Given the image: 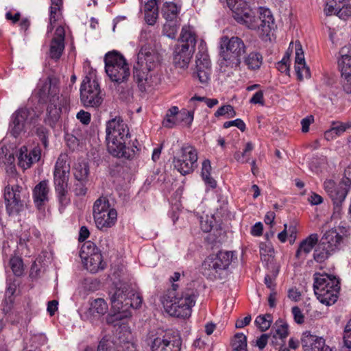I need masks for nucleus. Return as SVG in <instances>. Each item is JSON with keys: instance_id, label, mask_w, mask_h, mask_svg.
Listing matches in <instances>:
<instances>
[{"instance_id": "nucleus-46", "label": "nucleus", "mask_w": 351, "mask_h": 351, "mask_svg": "<svg viewBox=\"0 0 351 351\" xmlns=\"http://www.w3.org/2000/svg\"><path fill=\"white\" fill-rule=\"evenodd\" d=\"M232 347L236 351L245 350L247 347L246 336L243 333H237L232 341Z\"/></svg>"}, {"instance_id": "nucleus-32", "label": "nucleus", "mask_w": 351, "mask_h": 351, "mask_svg": "<svg viewBox=\"0 0 351 351\" xmlns=\"http://www.w3.org/2000/svg\"><path fill=\"white\" fill-rule=\"evenodd\" d=\"M66 156L60 155L56 162L53 178L69 180L70 167L66 162Z\"/></svg>"}, {"instance_id": "nucleus-56", "label": "nucleus", "mask_w": 351, "mask_h": 351, "mask_svg": "<svg viewBox=\"0 0 351 351\" xmlns=\"http://www.w3.org/2000/svg\"><path fill=\"white\" fill-rule=\"evenodd\" d=\"M231 126H235L242 132H244L246 128L245 123L241 119H237L233 121H226L223 123L224 128H228Z\"/></svg>"}, {"instance_id": "nucleus-20", "label": "nucleus", "mask_w": 351, "mask_h": 351, "mask_svg": "<svg viewBox=\"0 0 351 351\" xmlns=\"http://www.w3.org/2000/svg\"><path fill=\"white\" fill-rule=\"evenodd\" d=\"M301 343L304 351H332L322 337L313 335L309 331L302 333Z\"/></svg>"}, {"instance_id": "nucleus-4", "label": "nucleus", "mask_w": 351, "mask_h": 351, "mask_svg": "<svg viewBox=\"0 0 351 351\" xmlns=\"http://www.w3.org/2000/svg\"><path fill=\"white\" fill-rule=\"evenodd\" d=\"M178 285L173 284L162 298V303L166 311L177 317L186 318L191 315L192 307L195 304L196 294L194 289L186 288L178 291Z\"/></svg>"}, {"instance_id": "nucleus-50", "label": "nucleus", "mask_w": 351, "mask_h": 351, "mask_svg": "<svg viewBox=\"0 0 351 351\" xmlns=\"http://www.w3.org/2000/svg\"><path fill=\"white\" fill-rule=\"evenodd\" d=\"M271 274H267L265 277L264 282L266 285L267 287L271 289V291H274L276 287V284L274 282L275 279L278 274V267L277 266H271Z\"/></svg>"}, {"instance_id": "nucleus-2", "label": "nucleus", "mask_w": 351, "mask_h": 351, "mask_svg": "<svg viewBox=\"0 0 351 351\" xmlns=\"http://www.w3.org/2000/svg\"><path fill=\"white\" fill-rule=\"evenodd\" d=\"M58 80L54 77H48L42 82L38 90L40 102H46V114L44 123L54 128L59 121L61 114L68 111L69 99L60 95Z\"/></svg>"}, {"instance_id": "nucleus-55", "label": "nucleus", "mask_w": 351, "mask_h": 351, "mask_svg": "<svg viewBox=\"0 0 351 351\" xmlns=\"http://www.w3.org/2000/svg\"><path fill=\"white\" fill-rule=\"evenodd\" d=\"M179 123H184L185 124L190 125L193 120V112L186 110L185 109L179 111Z\"/></svg>"}, {"instance_id": "nucleus-16", "label": "nucleus", "mask_w": 351, "mask_h": 351, "mask_svg": "<svg viewBox=\"0 0 351 351\" xmlns=\"http://www.w3.org/2000/svg\"><path fill=\"white\" fill-rule=\"evenodd\" d=\"M22 187L19 184L8 185L4 189V199L9 215H17L23 208Z\"/></svg>"}, {"instance_id": "nucleus-27", "label": "nucleus", "mask_w": 351, "mask_h": 351, "mask_svg": "<svg viewBox=\"0 0 351 351\" xmlns=\"http://www.w3.org/2000/svg\"><path fill=\"white\" fill-rule=\"evenodd\" d=\"M49 191L48 180H43L35 186L33 190V198L38 209H41L45 202L49 200Z\"/></svg>"}, {"instance_id": "nucleus-33", "label": "nucleus", "mask_w": 351, "mask_h": 351, "mask_svg": "<svg viewBox=\"0 0 351 351\" xmlns=\"http://www.w3.org/2000/svg\"><path fill=\"white\" fill-rule=\"evenodd\" d=\"M68 180L53 178L56 193L62 206L66 205L69 202V199L66 197L68 193Z\"/></svg>"}, {"instance_id": "nucleus-19", "label": "nucleus", "mask_w": 351, "mask_h": 351, "mask_svg": "<svg viewBox=\"0 0 351 351\" xmlns=\"http://www.w3.org/2000/svg\"><path fill=\"white\" fill-rule=\"evenodd\" d=\"M41 156L40 148L34 147L31 150H28L26 146H22L17 152V165L23 170H26L32 167V165L38 162Z\"/></svg>"}, {"instance_id": "nucleus-59", "label": "nucleus", "mask_w": 351, "mask_h": 351, "mask_svg": "<svg viewBox=\"0 0 351 351\" xmlns=\"http://www.w3.org/2000/svg\"><path fill=\"white\" fill-rule=\"evenodd\" d=\"M292 313L294 317V320L298 324H302L304 321V317L298 306H293L292 308Z\"/></svg>"}, {"instance_id": "nucleus-9", "label": "nucleus", "mask_w": 351, "mask_h": 351, "mask_svg": "<svg viewBox=\"0 0 351 351\" xmlns=\"http://www.w3.org/2000/svg\"><path fill=\"white\" fill-rule=\"evenodd\" d=\"M180 40L182 44L175 48L173 61L176 66L184 69L188 66L194 52L196 35L190 27H184Z\"/></svg>"}, {"instance_id": "nucleus-58", "label": "nucleus", "mask_w": 351, "mask_h": 351, "mask_svg": "<svg viewBox=\"0 0 351 351\" xmlns=\"http://www.w3.org/2000/svg\"><path fill=\"white\" fill-rule=\"evenodd\" d=\"M344 185L351 189V163L344 170V177L341 180Z\"/></svg>"}, {"instance_id": "nucleus-36", "label": "nucleus", "mask_w": 351, "mask_h": 351, "mask_svg": "<svg viewBox=\"0 0 351 351\" xmlns=\"http://www.w3.org/2000/svg\"><path fill=\"white\" fill-rule=\"evenodd\" d=\"M32 129L28 132V136L36 135L41 141L43 145L46 148L49 144V131L43 125L38 123L32 124Z\"/></svg>"}, {"instance_id": "nucleus-54", "label": "nucleus", "mask_w": 351, "mask_h": 351, "mask_svg": "<svg viewBox=\"0 0 351 351\" xmlns=\"http://www.w3.org/2000/svg\"><path fill=\"white\" fill-rule=\"evenodd\" d=\"M88 180H76L73 185V192L76 196H84L87 193L86 184Z\"/></svg>"}, {"instance_id": "nucleus-21", "label": "nucleus", "mask_w": 351, "mask_h": 351, "mask_svg": "<svg viewBox=\"0 0 351 351\" xmlns=\"http://www.w3.org/2000/svg\"><path fill=\"white\" fill-rule=\"evenodd\" d=\"M142 298L138 295L136 294L131 290L128 300H126L125 303V308L123 310V314L115 313L107 317L106 322L108 324H113L115 321H119L123 319L129 317L131 316V308H138L142 304Z\"/></svg>"}, {"instance_id": "nucleus-6", "label": "nucleus", "mask_w": 351, "mask_h": 351, "mask_svg": "<svg viewBox=\"0 0 351 351\" xmlns=\"http://www.w3.org/2000/svg\"><path fill=\"white\" fill-rule=\"evenodd\" d=\"M232 259V252L220 251L217 254L210 255L202 264V273L210 280L225 279Z\"/></svg>"}, {"instance_id": "nucleus-49", "label": "nucleus", "mask_w": 351, "mask_h": 351, "mask_svg": "<svg viewBox=\"0 0 351 351\" xmlns=\"http://www.w3.org/2000/svg\"><path fill=\"white\" fill-rule=\"evenodd\" d=\"M271 322V315L270 314L258 315L255 319V324L263 332L269 328Z\"/></svg>"}, {"instance_id": "nucleus-3", "label": "nucleus", "mask_w": 351, "mask_h": 351, "mask_svg": "<svg viewBox=\"0 0 351 351\" xmlns=\"http://www.w3.org/2000/svg\"><path fill=\"white\" fill-rule=\"evenodd\" d=\"M130 137L127 124L121 117H115L108 121L106 125V141L109 153L117 158L133 159L138 148L126 146L127 141Z\"/></svg>"}, {"instance_id": "nucleus-52", "label": "nucleus", "mask_w": 351, "mask_h": 351, "mask_svg": "<svg viewBox=\"0 0 351 351\" xmlns=\"http://www.w3.org/2000/svg\"><path fill=\"white\" fill-rule=\"evenodd\" d=\"M343 343L344 347L342 351H351V319L345 327Z\"/></svg>"}, {"instance_id": "nucleus-57", "label": "nucleus", "mask_w": 351, "mask_h": 351, "mask_svg": "<svg viewBox=\"0 0 351 351\" xmlns=\"http://www.w3.org/2000/svg\"><path fill=\"white\" fill-rule=\"evenodd\" d=\"M158 16V10L145 12V20L150 25H153Z\"/></svg>"}, {"instance_id": "nucleus-30", "label": "nucleus", "mask_w": 351, "mask_h": 351, "mask_svg": "<svg viewBox=\"0 0 351 351\" xmlns=\"http://www.w3.org/2000/svg\"><path fill=\"white\" fill-rule=\"evenodd\" d=\"M351 128V122L333 121L330 128L324 133V138L327 141H332L342 135L348 129Z\"/></svg>"}, {"instance_id": "nucleus-11", "label": "nucleus", "mask_w": 351, "mask_h": 351, "mask_svg": "<svg viewBox=\"0 0 351 351\" xmlns=\"http://www.w3.org/2000/svg\"><path fill=\"white\" fill-rule=\"evenodd\" d=\"M93 217L97 227L103 230L113 226L117 218V210L110 208L106 197H101L93 205Z\"/></svg>"}, {"instance_id": "nucleus-10", "label": "nucleus", "mask_w": 351, "mask_h": 351, "mask_svg": "<svg viewBox=\"0 0 351 351\" xmlns=\"http://www.w3.org/2000/svg\"><path fill=\"white\" fill-rule=\"evenodd\" d=\"M104 62L106 73L112 82L121 84L128 80L130 74L129 66L121 53L110 51L106 54Z\"/></svg>"}, {"instance_id": "nucleus-18", "label": "nucleus", "mask_w": 351, "mask_h": 351, "mask_svg": "<svg viewBox=\"0 0 351 351\" xmlns=\"http://www.w3.org/2000/svg\"><path fill=\"white\" fill-rule=\"evenodd\" d=\"M130 291V287L125 283H119V286L117 285L110 291L109 295L114 314H123L125 303L128 300Z\"/></svg>"}, {"instance_id": "nucleus-28", "label": "nucleus", "mask_w": 351, "mask_h": 351, "mask_svg": "<svg viewBox=\"0 0 351 351\" xmlns=\"http://www.w3.org/2000/svg\"><path fill=\"white\" fill-rule=\"evenodd\" d=\"M343 239V236L337 229L332 228L324 234L320 241L334 252H336L340 249Z\"/></svg>"}, {"instance_id": "nucleus-44", "label": "nucleus", "mask_w": 351, "mask_h": 351, "mask_svg": "<svg viewBox=\"0 0 351 351\" xmlns=\"http://www.w3.org/2000/svg\"><path fill=\"white\" fill-rule=\"evenodd\" d=\"M50 7V25L52 26L59 19L60 10L62 7V0H51Z\"/></svg>"}, {"instance_id": "nucleus-47", "label": "nucleus", "mask_w": 351, "mask_h": 351, "mask_svg": "<svg viewBox=\"0 0 351 351\" xmlns=\"http://www.w3.org/2000/svg\"><path fill=\"white\" fill-rule=\"evenodd\" d=\"M178 30V25L175 21H167L163 26V34L167 37L173 39Z\"/></svg>"}, {"instance_id": "nucleus-38", "label": "nucleus", "mask_w": 351, "mask_h": 351, "mask_svg": "<svg viewBox=\"0 0 351 351\" xmlns=\"http://www.w3.org/2000/svg\"><path fill=\"white\" fill-rule=\"evenodd\" d=\"M319 241L313 252L314 260L317 263H323L335 252L329 247Z\"/></svg>"}, {"instance_id": "nucleus-53", "label": "nucleus", "mask_w": 351, "mask_h": 351, "mask_svg": "<svg viewBox=\"0 0 351 351\" xmlns=\"http://www.w3.org/2000/svg\"><path fill=\"white\" fill-rule=\"evenodd\" d=\"M227 4L232 11V15L247 6L245 0H226Z\"/></svg>"}, {"instance_id": "nucleus-41", "label": "nucleus", "mask_w": 351, "mask_h": 351, "mask_svg": "<svg viewBox=\"0 0 351 351\" xmlns=\"http://www.w3.org/2000/svg\"><path fill=\"white\" fill-rule=\"evenodd\" d=\"M110 342L103 338L99 343L97 351H121L119 348H114L111 346ZM123 351H136L133 343L126 342L124 343Z\"/></svg>"}, {"instance_id": "nucleus-37", "label": "nucleus", "mask_w": 351, "mask_h": 351, "mask_svg": "<svg viewBox=\"0 0 351 351\" xmlns=\"http://www.w3.org/2000/svg\"><path fill=\"white\" fill-rule=\"evenodd\" d=\"M262 63L263 56L258 52L252 51L243 57V64L250 71L258 70Z\"/></svg>"}, {"instance_id": "nucleus-7", "label": "nucleus", "mask_w": 351, "mask_h": 351, "mask_svg": "<svg viewBox=\"0 0 351 351\" xmlns=\"http://www.w3.org/2000/svg\"><path fill=\"white\" fill-rule=\"evenodd\" d=\"M220 47L221 64L232 69L240 66L241 57L246 52V46L241 38L237 36L230 38L223 36L220 40Z\"/></svg>"}, {"instance_id": "nucleus-25", "label": "nucleus", "mask_w": 351, "mask_h": 351, "mask_svg": "<svg viewBox=\"0 0 351 351\" xmlns=\"http://www.w3.org/2000/svg\"><path fill=\"white\" fill-rule=\"evenodd\" d=\"M256 24L257 25L256 29L267 36L274 27V19L271 11L267 8H260Z\"/></svg>"}, {"instance_id": "nucleus-1", "label": "nucleus", "mask_w": 351, "mask_h": 351, "mask_svg": "<svg viewBox=\"0 0 351 351\" xmlns=\"http://www.w3.org/2000/svg\"><path fill=\"white\" fill-rule=\"evenodd\" d=\"M154 37L150 32L142 31L140 40L144 43L137 54V62L134 66V78L141 92L155 84L156 76L154 70L160 64L161 57L152 47Z\"/></svg>"}, {"instance_id": "nucleus-8", "label": "nucleus", "mask_w": 351, "mask_h": 351, "mask_svg": "<svg viewBox=\"0 0 351 351\" xmlns=\"http://www.w3.org/2000/svg\"><path fill=\"white\" fill-rule=\"evenodd\" d=\"M40 114L32 108H19L10 117L8 133L15 138L21 137L27 132V126L37 123Z\"/></svg>"}, {"instance_id": "nucleus-29", "label": "nucleus", "mask_w": 351, "mask_h": 351, "mask_svg": "<svg viewBox=\"0 0 351 351\" xmlns=\"http://www.w3.org/2000/svg\"><path fill=\"white\" fill-rule=\"evenodd\" d=\"M232 16L238 23L243 24L250 29H256V21L257 16L254 15V12L248 6L233 14Z\"/></svg>"}, {"instance_id": "nucleus-26", "label": "nucleus", "mask_w": 351, "mask_h": 351, "mask_svg": "<svg viewBox=\"0 0 351 351\" xmlns=\"http://www.w3.org/2000/svg\"><path fill=\"white\" fill-rule=\"evenodd\" d=\"M319 236L317 234H311L306 239H303L299 244L295 252L297 259H305L307 255L312 251L314 247L317 244Z\"/></svg>"}, {"instance_id": "nucleus-51", "label": "nucleus", "mask_w": 351, "mask_h": 351, "mask_svg": "<svg viewBox=\"0 0 351 351\" xmlns=\"http://www.w3.org/2000/svg\"><path fill=\"white\" fill-rule=\"evenodd\" d=\"M215 116L218 117L220 116H226L227 119L232 118L236 116V112L231 105H224L219 108L215 112Z\"/></svg>"}, {"instance_id": "nucleus-61", "label": "nucleus", "mask_w": 351, "mask_h": 351, "mask_svg": "<svg viewBox=\"0 0 351 351\" xmlns=\"http://www.w3.org/2000/svg\"><path fill=\"white\" fill-rule=\"evenodd\" d=\"M77 118L85 125H87L90 121V114L88 112H85L84 110H80L77 114Z\"/></svg>"}, {"instance_id": "nucleus-31", "label": "nucleus", "mask_w": 351, "mask_h": 351, "mask_svg": "<svg viewBox=\"0 0 351 351\" xmlns=\"http://www.w3.org/2000/svg\"><path fill=\"white\" fill-rule=\"evenodd\" d=\"M87 313L93 317H101L108 310V306L103 298H96L89 302Z\"/></svg>"}, {"instance_id": "nucleus-13", "label": "nucleus", "mask_w": 351, "mask_h": 351, "mask_svg": "<svg viewBox=\"0 0 351 351\" xmlns=\"http://www.w3.org/2000/svg\"><path fill=\"white\" fill-rule=\"evenodd\" d=\"M80 100L85 107L97 108L101 104L103 97L95 76H86L84 78L80 87Z\"/></svg>"}, {"instance_id": "nucleus-23", "label": "nucleus", "mask_w": 351, "mask_h": 351, "mask_svg": "<svg viewBox=\"0 0 351 351\" xmlns=\"http://www.w3.org/2000/svg\"><path fill=\"white\" fill-rule=\"evenodd\" d=\"M181 342L175 337H171L169 335H165L162 337H156L152 344V351H180Z\"/></svg>"}, {"instance_id": "nucleus-64", "label": "nucleus", "mask_w": 351, "mask_h": 351, "mask_svg": "<svg viewBox=\"0 0 351 351\" xmlns=\"http://www.w3.org/2000/svg\"><path fill=\"white\" fill-rule=\"evenodd\" d=\"M252 317L251 315H248L242 319H237L235 323V327L237 328H242L250 324Z\"/></svg>"}, {"instance_id": "nucleus-39", "label": "nucleus", "mask_w": 351, "mask_h": 351, "mask_svg": "<svg viewBox=\"0 0 351 351\" xmlns=\"http://www.w3.org/2000/svg\"><path fill=\"white\" fill-rule=\"evenodd\" d=\"M260 254L263 262H265L267 267L274 265V250L270 243H261Z\"/></svg>"}, {"instance_id": "nucleus-15", "label": "nucleus", "mask_w": 351, "mask_h": 351, "mask_svg": "<svg viewBox=\"0 0 351 351\" xmlns=\"http://www.w3.org/2000/svg\"><path fill=\"white\" fill-rule=\"evenodd\" d=\"M339 55L338 66L341 74L343 89L346 93L351 94V45L343 47Z\"/></svg>"}, {"instance_id": "nucleus-35", "label": "nucleus", "mask_w": 351, "mask_h": 351, "mask_svg": "<svg viewBox=\"0 0 351 351\" xmlns=\"http://www.w3.org/2000/svg\"><path fill=\"white\" fill-rule=\"evenodd\" d=\"M288 324L284 322L282 319L277 320L272 329L271 332L269 335L272 337L271 343L276 344V341L278 338L283 340L288 336Z\"/></svg>"}, {"instance_id": "nucleus-62", "label": "nucleus", "mask_w": 351, "mask_h": 351, "mask_svg": "<svg viewBox=\"0 0 351 351\" xmlns=\"http://www.w3.org/2000/svg\"><path fill=\"white\" fill-rule=\"evenodd\" d=\"M269 337H271V335L263 334L261 335V337L256 340V346L259 349L263 350L265 348Z\"/></svg>"}, {"instance_id": "nucleus-5", "label": "nucleus", "mask_w": 351, "mask_h": 351, "mask_svg": "<svg viewBox=\"0 0 351 351\" xmlns=\"http://www.w3.org/2000/svg\"><path fill=\"white\" fill-rule=\"evenodd\" d=\"M313 277L314 292L319 301L327 306L335 304L340 291L339 278L326 273H315Z\"/></svg>"}, {"instance_id": "nucleus-12", "label": "nucleus", "mask_w": 351, "mask_h": 351, "mask_svg": "<svg viewBox=\"0 0 351 351\" xmlns=\"http://www.w3.org/2000/svg\"><path fill=\"white\" fill-rule=\"evenodd\" d=\"M197 149L190 145L182 146L173 158L174 168L182 175L184 176L192 173L197 167Z\"/></svg>"}, {"instance_id": "nucleus-24", "label": "nucleus", "mask_w": 351, "mask_h": 351, "mask_svg": "<svg viewBox=\"0 0 351 351\" xmlns=\"http://www.w3.org/2000/svg\"><path fill=\"white\" fill-rule=\"evenodd\" d=\"M64 37L65 32L64 27L58 26L56 29L54 37L50 45L49 55L51 58L55 60L60 59L64 49Z\"/></svg>"}, {"instance_id": "nucleus-40", "label": "nucleus", "mask_w": 351, "mask_h": 351, "mask_svg": "<svg viewBox=\"0 0 351 351\" xmlns=\"http://www.w3.org/2000/svg\"><path fill=\"white\" fill-rule=\"evenodd\" d=\"M179 110L176 106L169 108L166 114L165 118L162 121V125L165 128H171L179 123Z\"/></svg>"}, {"instance_id": "nucleus-17", "label": "nucleus", "mask_w": 351, "mask_h": 351, "mask_svg": "<svg viewBox=\"0 0 351 351\" xmlns=\"http://www.w3.org/2000/svg\"><path fill=\"white\" fill-rule=\"evenodd\" d=\"M324 188L333 202L335 213H339L341 211V204L350 189L341 182L337 185L332 180H326L324 182Z\"/></svg>"}, {"instance_id": "nucleus-48", "label": "nucleus", "mask_w": 351, "mask_h": 351, "mask_svg": "<svg viewBox=\"0 0 351 351\" xmlns=\"http://www.w3.org/2000/svg\"><path fill=\"white\" fill-rule=\"evenodd\" d=\"M10 265L12 272L16 276H21L23 274V263L19 257H12L10 260Z\"/></svg>"}, {"instance_id": "nucleus-34", "label": "nucleus", "mask_w": 351, "mask_h": 351, "mask_svg": "<svg viewBox=\"0 0 351 351\" xmlns=\"http://www.w3.org/2000/svg\"><path fill=\"white\" fill-rule=\"evenodd\" d=\"M85 267L92 273H96L102 270L106 267V263L103 261L101 252H97L92 256L84 260Z\"/></svg>"}, {"instance_id": "nucleus-45", "label": "nucleus", "mask_w": 351, "mask_h": 351, "mask_svg": "<svg viewBox=\"0 0 351 351\" xmlns=\"http://www.w3.org/2000/svg\"><path fill=\"white\" fill-rule=\"evenodd\" d=\"M97 252H100V251L97 247L96 245L91 241H87L84 243L81 248L80 256L82 260H84L89 256H92Z\"/></svg>"}, {"instance_id": "nucleus-60", "label": "nucleus", "mask_w": 351, "mask_h": 351, "mask_svg": "<svg viewBox=\"0 0 351 351\" xmlns=\"http://www.w3.org/2000/svg\"><path fill=\"white\" fill-rule=\"evenodd\" d=\"M250 102L254 104L264 105V93L262 90L257 91L250 99Z\"/></svg>"}, {"instance_id": "nucleus-22", "label": "nucleus", "mask_w": 351, "mask_h": 351, "mask_svg": "<svg viewBox=\"0 0 351 351\" xmlns=\"http://www.w3.org/2000/svg\"><path fill=\"white\" fill-rule=\"evenodd\" d=\"M295 71L297 75L298 80L300 81H302L304 79L310 78V69L306 64L304 51L302 48V45L300 42H295Z\"/></svg>"}, {"instance_id": "nucleus-43", "label": "nucleus", "mask_w": 351, "mask_h": 351, "mask_svg": "<svg viewBox=\"0 0 351 351\" xmlns=\"http://www.w3.org/2000/svg\"><path fill=\"white\" fill-rule=\"evenodd\" d=\"M89 167L86 163H78L73 169V175L76 180H88Z\"/></svg>"}, {"instance_id": "nucleus-63", "label": "nucleus", "mask_w": 351, "mask_h": 351, "mask_svg": "<svg viewBox=\"0 0 351 351\" xmlns=\"http://www.w3.org/2000/svg\"><path fill=\"white\" fill-rule=\"evenodd\" d=\"M234 158L237 160V161L239 162H241V163H245V162H247L249 161V156H250V154H248L247 153H245V152L243 150V152H237L234 154Z\"/></svg>"}, {"instance_id": "nucleus-14", "label": "nucleus", "mask_w": 351, "mask_h": 351, "mask_svg": "<svg viewBox=\"0 0 351 351\" xmlns=\"http://www.w3.org/2000/svg\"><path fill=\"white\" fill-rule=\"evenodd\" d=\"M198 50L195 60V73L201 83L207 84L210 80L211 65L204 41H200Z\"/></svg>"}, {"instance_id": "nucleus-42", "label": "nucleus", "mask_w": 351, "mask_h": 351, "mask_svg": "<svg viewBox=\"0 0 351 351\" xmlns=\"http://www.w3.org/2000/svg\"><path fill=\"white\" fill-rule=\"evenodd\" d=\"M179 12V8L173 2L165 3L162 9V15L167 21H175Z\"/></svg>"}]
</instances>
